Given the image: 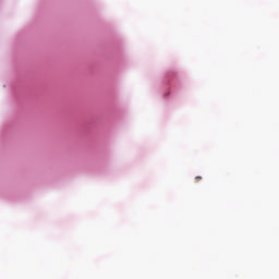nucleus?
<instances>
[{
    "instance_id": "1",
    "label": "nucleus",
    "mask_w": 279,
    "mask_h": 279,
    "mask_svg": "<svg viewBox=\"0 0 279 279\" xmlns=\"http://www.w3.org/2000/svg\"><path fill=\"white\" fill-rule=\"evenodd\" d=\"M195 180L196 182H199L202 180V177H196Z\"/></svg>"
}]
</instances>
